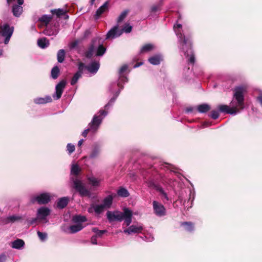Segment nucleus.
Segmentation results:
<instances>
[{
	"mask_svg": "<svg viewBox=\"0 0 262 262\" xmlns=\"http://www.w3.org/2000/svg\"><path fill=\"white\" fill-rule=\"evenodd\" d=\"M132 211L127 208H124L123 212L116 211V221H123V225L128 227L124 229V233L131 235L142 233L143 226L141 223H136L130 225L132 221Z\"/></svg>",
	"mask_w": 262,
	"mask_h": 262,
	"instance_id": "f257e3e1",
	"label": "nucleus"
},
{
	"mask_svg": "<svg viewBox=\"0 0 262 262\" xmlns=\"http://www.w3.org/2000/svg\"><path fill=\"white\" fill-rule=\"evenodd\" d=\"M174 31L178 38L179 47L184 53L188 61L194 64L195 58L191 48V42L189 38L184 35L181 24H176L173 26Z\"/></svg>",
	"mask_w": 262,
	"mask_h": 262,
	"instance_id": "f03ea898",
	"label": "nucleus"
},
{
	"mask_svg": "<svg viewBox=\"0 0 262 262\" xmlns=\"http://www.w3.org/2000/svg\"><path fill=\"white\" fill-rule=\"evenodd\" d=\"M245 91V89L244 86H237L235 88L234 99L232 102L234 103V100L236 101V106H233L232 108H230L227 105H220L218 106V108L221 112L226 113L232 115H235L239 112V111L237 109L238 107L241 110H243L244 106V92Z\"/></svg>",
	"mask_w": 262,
	"mask_h": 262,
	"instance_id": "7ed1b4c3",
	"label": "nucleus"
},
{
	"mask_svg": "<svg viewBox=\"0 0 262 262\" xmlns=\"http://www.w3.org/2000/svg\"><path fill=\"white\" fill-rule=\"evenodd\" d=\"M99 113L100 114L99 115L94 116L92 122L89 124V127L88 129H85L82 132V135L83 137H85L89 132H92L94 133L97 130L101 123L103 116H105L106 115V113L104 111H100Z\"/></svg>",
	"mask_w": 262,
	"mask_h": 262,
	"instance_id": "20e7f679",
	"label": "nucleus"
},
{
	"mask_svg": "<svg viewBox=\"0 0 262 262\" xmlns=\"http://www.w3.org/2000/svg\"><path fill=\"white\" fill-rule=\"evenodd\" d=\"M86 221V219L84 216L75 215L72 218V221L75 223V225H71L68 229V232L70 233H75L77 232L83 228L82 223Z\"/></svg>",
	"mask_w": 262,
	"mask_h": 262,
	"instance_id": "39448f33",
	"label": "nucleus"
},
{
	"mask_svg": "<svg viewBox=\"0 0 262 262\" xmlns=\"http://www.w3.org/2000/svg\"><path fill=\"white\" fill-rule=\"evenodd\" d=\"M130 72V70L128 69V66L127 64H123L119 69V79L117 82V85L119 88V91L123 89V84L127 82V76Z\"/></svg>",
	"mask_w": 262,
	"mask_h": 262,
	"instance_id": "423d86ee",
	"label": "nucleus"
},
{
	"mask_svg": "<svg viewBox=\"0 0 262 262\" xmlns=\"http://www.w3.org/2000/svg\"><path fill=\"white\" fill-rule=\"evenodd\" d=\"M96 41V40L93 41L92 45L86 52V56L87 57L90 58L93 55L102 56L105 52L106 49L102 45L99 44L98 48L95 46Z\"/></svg>",
	"mask_w": 262,
	"mask_h": 262,
	"instance_id": "0eeeda50",
	"label": "nucleus"
},
{
	"mask_svg": "<svg viewBox=\"0 0 262 262\" xmlns=\"http://www.w3.org/2000/svg\"><path fill=\"white\" fill-rule=\"evenodd\" d=\"M113 198L111 196H108L105 198L103 202V203L100 205H94L92 207L89 209V211L91 212L92 208L94 209L95 212L97 214H100L104 210L107 209L110 207L112 204Z\"/></svg>",
	"mask_w": 262,
	"mask_h": 262,
	"instance_id": "6e6552de",
	"label": "nucleus"
},
{
	"mask_svg": "<svg viewBox=\"0 0 262 262\" xmlns=\"http://www.w3.org/2000/svg\"><path fill=\"white\" fill-rule=\"evenodd\" d=\"M51 210L46 207H41L37 209L36 218L33 219L30 222V224H33L37 220L47 222V217L50 215Z\"/></svg>",
	"mask_w": 262,
	"mask_h": 262,
	"instance_id": "1a4fd4ad",
	"label": "nucleus"
},
{
	"mask_svg": "<svg viewBox=\"0 0 262 262\" xmlns=\"http://www.w3.org/2000/svg\"><path fill=\"white\" fill-rule=\"evenodd\" d=\"M51 198V195L48 193H42L39 195L33 196L31 199L32 203L37 202L39 204L48 203Z\"/></svg>",
	"mask_w": 262,
	"mask_h": 262,
	"instance_id": "9d476101",
	"label": "nucleus"
},
{
	"mask_svg": "<svg viewBox=\"0 0 262 262\" xmlns=\"http://www.w3.org/2000/svg\"><path fill=\"white\" fill-rule=\"evenodd\" d=\"M146 183L148 187L155 189L158 191L162 195V197L166 201L169 200L167 193L164 191L162 187L160 185L156 184L154 180H148L146 182Z\"/></svg>",
	"mask_w": 262,
	"mask_h": 262,
	"instance_id": "9b49d317",
	"label": "nucleus"
},
{
	"mask_svg": "<svg viewBox=\"0 0 262 262\" xmlns=\"http://www.w3.org/2000/svg\"><path fill=\"white\" fill-rule=\"evenodd\" d=\"M1 28L2 30V35L5 37L4 41L5 43L7 44L8 43L13 34V28L10 27V26L7 24H5L3 26H1Z\"/></svg>",
	"mask_w": 262,
	"mask_h": 262,
	"instance_id": "f8f14e48",
	"label": "nucleus"
},
{
	"mask_svg": "<svg viewBox=\"0 0 262 262\" xmlns=\"http://www.w3.org/2000/svg\"><path fill=\"white\" fill-rule=\"evenodd\" d=\"M74 187L79 192L81 196H89L90 191L87 190L84 184L79 180L74 181Z\"/></svg>",
	"mask_w": 262,
	"mask_h": 262,
	"instance_id": "ddd939ff",
	"label": "nucleus"
},
{
	"mask_svg": "<svg viewBox=\"0 0 262 262\" xmlns=\"http://www.w3.org/2000/svg\"><path fill=\"white\" fill-rule=\"evenodd\" d=\"M152 206L154 213L157 216L162 217L166 215V209L162 204L156 201H154Z\"/></svg>",
	"mask_w": 262,
	"mask_h": 262,
	"instance_id": "4468645a",
	"label": "nucleus"
},
{
	"mask_svg": "<svg viewBox=\"0 0 262 262\" xmlns=\"http://www.w3.org/2000/svg\"><path fill=\"white\" fill-rule=\"evenodd\" d=\"M66 81L63 80L57 84L56 86L55 94L53 96L54 99L58 100L60 98L66 86Z\"/></svg>",
	"mask_w": 262,
	"mask_h": 262,
	"instance_id": "2eb2a0df",
	"label": "nucleus"
},
{
	"mask_svg": "<svg viewBox=\"0 0 262 262\" xmlns=\"http://www.w3.org/2000/svg\"><path fill=\"white\" fill-rule=\"evenodd\" d=\"M84 67V64L83 63H79L78 71L74 74V76L73 77L71 81V85H74L77 82L79 78L81 77Z\"/></svg>",
	"mask_w": 262,
	"mask_h": 262,
	"instance_id": "dca6fc26",
	"label": "nucleus"
},
{
	"mask_svg": "<svg viewBox=\"0 0 262 262\" xmlns=\"http://www.w3.org/2000/svg\"><path fill=\"white\" fill-rule=\"evenodd\" d=\"M99 67L100 64L98 61H93L87 66H84V68H85L91 74H95L98 71Z\"/></svg>",
	"mask_w": 262,
	"mask_h": 262,
	"instance_id": "f3484780",
	"label": "nucleus"
},
{
	"mask_svg": "<svg viewBox=\"0 0 262 262\" xmlns=\"http://www.w3.org/2000/svg\"><path fill=\"white\" fill-rule=\"evenodd\" d=\"M17 3L19 5H15L13 7V15L16 17H18L20 15L21 13L23 12V7L20 6V5H23L24 3V0H17Z\"/></svg>",
	"mask_w": 262,
	"mask_h": 262,
	"instance_id": "a211bd4d",
	"label": "nucleus"
},
{
	"mask_svg": "<svg viewBox=\"0 0 262 262\" xmlns=\"http://www.w3.org/2000/svg\"><path fill=\"white\" fill-rule=\"evenodd\" d=\"M108 9V2H106L101 6L96 11L95 17L96 19H98L100 16L106 12Z\"/></svg>",
	"mask_w": 262,
	"mask_h": 262,
	"instance_id": "6ab92c4d",
	"label": "nucleus"
},
{
	"mask_svg": "<svg viewBox=\"0 0 262 262\" xmlns=\"http://www.w3.org/2000/svg\"><path fill=\"white\" fill-rule=\"evenodd\" d=\"M132 30V27L127 24L124 25L120 31L118 30V27L116 26V37L119 36L122 33V32L128 33H130Z\"/></svg>",
	"mask_w": 262,
	"mask_h": 262,
	"instance_id": "aec40b11",
	"label": "nucleus"
},
{
	"mask_svg": "<svg viewBox=\"0 0 262 262\" xmlns=\"http://www.w3.org/2000/svg\"><path fill=\"white\" fill-rule=\"evenodd\" d=\"M163 57L160 54H157L151 56L148 59V61L153 65H158L162 61Z\"/></svg>",
	"mask_w": 262,
	"mask_h": 262,
	"instance_id": "412c9836",
	"label": "nucleus"
},
{
	"mask_svg": "<svg viewBox=\"0 0 262 262\" xmlns=\"http://www.w3.org/2000/svg\"><path fill=\"white\" fill-rule=\"evenodd\" d=\"M100 153V146L97 144L94 145L92 148L90 158L94 159L98 157Z\"/></svg>",
	"mask_w": 262,
	"mask_h": 262,
	"instance_id": "4be33fe9",
	"label": "nucleus"
},
{
	"mask_svg": "<svg viewBox=\"0 0 262 262\" xmlns=\"http://www.w3.org/2000/svg\"><path fill=\"white\" fill-rule=\"evenodd\" d=\"M117 194L118 196L121 198H127L130 194L127 189L123 187H121L118 188L117 191Z\"/></svg>",
	"mask_w": 262,
	"mask_h": 262,
	"instance_id": "5701e85b",
	"label": "nucleus"
},
{
	"mask_svg": "<svg viewBox=\"0 0 262 262\" xmlns=\"http://www.w3.org/2000/svg\"><path fill=\"white\" fill-rule=\"evenodd\" d=\"M52 100L50 96H47L44 98H37L34 99V102L37 104H44L50 102Z\"/></svg>",
	"mask_w": 262,
	"mask_h": 262,
	"instance_id": "b1692460",
	"label": "nucleus"
},
{
	"mask_svg": "<svg viewBox=\"0 0 262 262\" xmlns=\"http://www.w3.org/2000/svg\"><path fill=\"white\" fill-rule=\"evenodd\" d=\"M69 198L68 197H63L60 198L57 202V206L59 208L62 209L68 204Z\"/></svg>",
	"mask_w": 262,
	"mask_h": 262,
	"instance_id": "393cba45",
	"label": "nucleus"
},
{
	"mask_svg": "<svg viewBox=\"0 0 262 262\" xmlns=\"http://www.w3.org/2000/svg\"><path fill=\"white\" fill-rule=\"evenodd\" d=\"M37 45L40 48L44 49L49 46V42L46 38L43 37L38 39Z\"/></svg>",
	"mask_w": 262,
	"mask_h": 262,
	"instance_id": "a878e982",
	"label": "nucleus"
},
{
	"mask_svg": "<svg viewBox=\"0 0 262 262\" xmlns=\"http://www.w3.org/2000/svg\"><path fill=\"white\" fill-rule=\"evenodd\" d=\"M198 111L200 113H205L210 109V106L206 103H204L198 106Z\"/></svg>",
	"mask_w": 262,
	"mask_h": 262,
	"instance_id": "bb28decb",
	"label": "nucleus"
},
{
	"mask_svg": "<svg viewBox=\"0 0 262 262\" xmlns=\"http://www.w3.org/2000/svg\"><path fill=\"white\" fill-rule=\"evenodd\" d=\"M155 48L154 45L148 43L143 46L140 50V53H144L152 50Z\"/></svg>",
	"mask_w": 262,
	"mask_h": 262,
	"instance_id": "cd10ccee",
	"label": "nucleus"
},
{
	"mask_svg": "<svg viewBox=\"0 0 262 262\" xmlns=\"http://www.w3.org/2000/svg\"><path fill=\"white\" fill-rule=\"evenodd\" d=\"M24 244L22 239H18L12 243V247L15 249H20L24 247Z\"/></svg>",
	"mask_w": 262,
	"mask_h": 262,
	"instance_id": "c85d7f7f",
	"label": "nucleus"
},
{
	"mask_svg": "<svg viewBox=\"0 0 262 262\" xmlns=\"http://www.w3.org/2000/svg\"><path fill=\"white\" fill-rule=\"evenodd\" d=\"M181 225L184 227L186 231L192 232L194 230V225L191 222H183Z\"/></svg>",
	"mask_w": 262,
	"mask_h": 262,
	"instance_id": "c756f323",
	"label": "nucleus"
},
{
	"mask_svg": "<svg viewBox=\"0 0 262 262\" xmlns=\"http://www.w3.org/2000/svg\"><path fill=\"white\" fill-rule=\"evenodd\" d=\"M65 51L63 49L59 50L57 53V60L60 63H62L64 59Z\"/></svg>",
	"mask_w": 262,
	"mask_h": 262,
	"instance_id": "7c9ffc66",
	"label": "nucleus"
},
{
	"mask_svg": "<svg viewBox=\"0 0 262 262\" xmlns=\"http://www.w3.org/2000/svg\"><path fill=\"white\" fill-rule=\"evenodd\" d=\"M88 180L91 185L93 186H98L100 183V181L93 177H91L88 178Z\"/></svg>",
	"mask_w": 262,
	"mask_h": 262,
	"instance_id": "2f4dec72",
	"label": "nucleus"
},
{
	"mask_svg": "<svg viewBox=\"0 0 262 262\" xmlns=\"http://www.w3.org/2000/svg\"><path fill=\"white\" fill-rule=\"evenodd\" d=\"M51 19H52V17L50 15H44L42 16L39 19V20L40 21L45 23L46 24H48L50 21Z\"/></svg>",
	"mask_w": 262,
	"mask_h": 262,
	"instance_id": "473e14b6",
	"label": "nucleus"
},
{
	"mask_svg": "<svg viewBox=\"0 0 262 262\" xmlns=\"http://www.w3.org/2000/svg\"><path fill=\"white\" fill-rule=\"evenodd\" d=\"M59 73V69L57 67H54L51 71V75L53 79H56Z\"/></svg>",
	"mask_w": 262,
	"mask_h": 262,
	"instance_id": "72a5a7b5",
	"label": "nucleus"
},
{
	"mask_svg": "<svg viewBox=\"0 0 262 262\" xmlns=\"http://www.w3.org/2000/svg\"><path fill=\"white\" fill-rule=\"evenodd\" d=\"M128 11L127 10H124L119 15V16L118 18V22H121L122 21L126 16L127 14H128Z\"/></svg>",
	"mask_w": 262,
	"mask_h": 262,
	"instance_id": "f704fd0d",
	"label": "nucleus"
},
{
	"mask_svg": "<svg viewBox=\"0 0 262 262\" xmlns=\"http://www.w3.org/2000/svg\"><path fill=\"white\" fill-rule=\"evenodd\" d=\"M53 14H56L57 16H60L65 13V10L63 9H55L51 11Z\"/></svg>",
	"mask_w": 262,
	"mask_h": 262,
	"instance_id": "c9c22d12",
	"label": "nucleus"
},
{
	"mask_svg": "<svg viewBox=\"0 0 262 262\" xmlns=\"http://www.w3.org/2000/svg\"><path fill=\"white\" fill-rule=\"evenodd\" d=\"M115 37V27H113L106 34V39L113 38Z\"/></svg>",
	"mask_w": 262,
	"mask_h": 262,
	"instance_id": "e433bc0d",
	"label": "nucleus"
},
{
	"mask_svg": "<svg viewBox=\"0 0 262 262\" xmlns=\"http://www.w3.org/2000/svg\"><path fill=\"white\" fill-rule=\"evenodd\" d=\"M20 219V217L18 216L12 215L7 217V222H14Z\"/></svg>",
	"mask_w": 262,
	"mask_h": 262,
	"instance_id": "4c0bfd02",
	"label": "nucleus"
},
{
	"mask_svg": "<svg viewBox=\"0 0 262 262\" xmlns=\"http://www.w3.org/2000/svg\"><path fill=\"white\" fill-rule=\"evenodd\" d=\"M79 171V168L77 165L73 164L72 166V168H71V173L72 174L77 175V174H78Z\"/></svg>",
	"mask_w": 262,
	"mask_h": 262,
	"instance_id": "58836bf2",
	"label": "nucleus"
},
{
	"mask_svg": "<svg viewBox=\"0 0 262 262\" xmlns=\"http://www.w3.org/2000/svg\"><path fill=\"white\" fill-rule=\"evenodd\" d=\"M107 217L110 222L115 221V212L107 211Z\"/></svg>",
	"mask_w": 262,
	"mask_h": 262,
	"instance_id": "ea45409f",
	"label": "nucleus"
},
{
	"mask_svg": "<svg viewBox=\"0 0 262 262\" xmlns=\"http://www.w3.org/2000/svg\"><path fill=\"white\" fill-rule=\"evenodd\" d=\"M160 5L158 4L157 5H153L150 8V12L151 14H155L160 10Z\"/></svg>",
	"mask_w": 262,
	"mask_h": 262,
	"instance_id": "a19ab883",
	"label": "nucleus"
},
{
	"mask_svg": "<svg viewBox=\"0 0 262 262\" xmlns=\"http://www.w3.org/2000/svg\"><path fill=\"white\" fill-rule=\"evenodd\" d=\"M93 231L96 233V235L99 236H101L103 234L106 232V230H99L96 228L93 229Z\"/></svg>",
	"mask_w": 262,
	"mask_h": 262,
	"instance_id": "79ce46f5",
	"label": "nucleus"
},
{
	"mask_svg": "<svg viewBox=\"0 0 262 262\" xmlns=\"http://www.w3.org/2000/svg\"><path fill=\"white\" fill-rule=\"evenodd\" d=\"M67 148L69 154H71L75 150V146L71 143H69L67 146Z\"/></svg>",
	"mask_w": 262,
	"mask_h": 262,
	"instance_id": "37998d69",
	"label": "nucleus"
},
{
	"mask_svg": "<svg viewBox=\"0 0 262 262\" xmlns=\"http://www.w3.org/2000/svg\"><path fill=\"white\" fill-rule=\"evenodd\" d=\"M37 235L39 237V238L41 241L45 240L47 237V234L46 233L41 232L40 231L37 232Z\"/></svg>",
	"mask_w": 262,
	"mask_h": 262,
	"instance_id": "c03bdc74",
	"label": "nucleus"
},
{
	"mask_svg": "<svg viewBox=\"0 0 262 262\" xmlns=\"http://www.w3.org/2000/svg\"><path fill=\"white\" fill-rule=\"evenodd\" d=\"M219 116V112L217 111H214V110L212 111L211 112V114L210 115V117L213 119H216L217 118H218Z\"/></svg>",
	"mask_w": 262,
	"mask_h": 262,
	"instance_id": "a18cd8bd",
	"label": "nucleus"
},
{
	"mask_svg": "<svg viewBox=\"0 0 262 262\" xmlns=\"http://www.w3.org/2000/svg\"><path fill=\"white\" fill-rule=\"evenodd\" d=\"M143 239L148 242H152L154 240V237L152 235H149V236H145L144 237H142Z\"/></svg>",
	"mask_w": 262,
	"mask_h": 262,
	"instance_id": "49530a36",
	"label": "nucleus"
},
{
	"mask_svg": "<svg viewBox=\"0 0 262 262\" xmlns=\"http://www.w3.org/2000/svg\"><path fill=\"white\" fill-rule=\"evenodd\" d=\"M257 100L262 106V92L260 91L258 96L257 97Z\"/></svg>",
	"mask_w": 262,
	"mask_h": 262,
	"instance_id": "de8ad7c7",
	"label": "nucleus"
},
{
	"mask_svg": "<svg viewBox=\"0 0 262 262\" xmlns=\"http://www.w3.org/2000/svg\"><path fill=\"white\" fill-rule=\"evenodd\" d=\"M45 33L47 35H49V36H51V35H56L57 34V32L56 31L53 33H51L50 32H49V31L48 30H47L46 31V32H45Z\"/></svg>",
	"mask_w": 262,
	"mask_h": 262,
	"instance_id": "09e8293b",
	"label": "nucleus"
},
{
	"mask_svg": "<svg viewBox=\"0 0 262 262\" xmlns=\"http://www.w3.org/2000/svg\"><path fill=\"white\" fill-rule=\"evenodd\" d=\"M6 259V257L5 255H0V262H5Z\"/></svg>",
	"mask_w": 262,
	"mask_h": 262,
	"instance_id": "8fccbe9b",
	"label": "nucleus"
},
{
	"mask_svg": "<svg viewBox=\"0 0 262 262\" xmlns=\"http://www.w3.org/2000/svg\"><path fill=\"white\" fill-rule=\"evenodd\" d=\"M96 236H93L91 238V242L93 244H97V243L96 242Z\"/></svg>",
	"mask_w": 262,
	"mask_h": 262,
	"instance_id": "3c124183",
	"label": "nucleus"
},
{
	"mask_svg": "<svg viewBox=\"0 0 262 262\" xmlns=\"http://www.w3.org/2000/svg\"><path fill=\"white\" fill-rule=\"evenodd\" d=\"M189 196H190V198H189V200L191 199V196L192 197V200L191 201L192 202L193 200H194V193L190 190H189Z\"/></svg>",
	"mask_w": 262,
	"mask_h": 262,
	"instance_id": "603ef678",
	"label": "nucleus"
},
{
	"mask_svg": "<svg viewBox=\"0 0 262 262\" xmlns=\"http://www.w3.org/2000/svg\"><path fill=\"white\" fill-rule=\"evenodd\" d=\"M193 108L192 107H187L186 109V112L187 113H191L193 111Z\"/></svg>",
	"mask_w": 262,
	"mask_h": 262,
	"instance_id": "864d4df0",
	"label": "nucleus"
},
{
	"mask_svg": "<svg viewBox=\"0 0 262 262\" xmlns=\"http://www.w3.org/2000/svg\"><path fill=\"white\" fill-rule=\"evenodd\" d=\"M77 45V42H72L70 46V48H74Z\"/></svg>",
	"mask_w": 262,
	"mask_h": 262,
	"instance_id": "5fc2aeb1",
	"label": "nucleus"
},
{
	"mask_svg": "<svg viewBox=\"0 0 262 262\" xmlns=\"http://www.w3.org/2000/svg\"><path fill=\"white\" fill-rule=\"evenodd\" d=\"M83 142V139H81V140H80L78 141V145L79 146H80L82 144Z\"/></svg>",
	"mask_w": 262,
	"mask_h": 262,
	"instance_id": "6e6d98bb",
	"label": "nucleus"
},
{
	"mask_svg": "<svg viewBox=\"0 0 262 262\" xmlns=\"http://www.w3.org/2000/svg\"><path fill=\"white\" fill-rule=\"evenodd\" d=\"M142 63H138V64H135L134 66V68H138L140 66L142 65Z\"/></svg>",
	"mask_w": 262,
	"mask_h": 262,
	"instance_id": "4d7b16f0",
	"label": "nucleus"
},
{
	"mask_svg": "<svg viewBox=\"0 0 262 262\" xmlns=\"http://www.w3.org/2000/svg\"><path fill=\"white\" fill-rule=\"evenodd\" d=\"M95 0H91V3L93 4Z\"/></svg>",
	"mask_w": 262,
	"mask_h": 262,
	"instance_id": "13d9d810",
	"label": "nucleus"
},
{
	"mask_svg": "<svg viewBox=\"0 0 262 262\" xmlns=\"http://www.w3.org/2000/svg\"><path fill=\"white\" fill-rule=\"evenodd\" d=\"M115 94H116V97L117 95H118L119 93H118V92L116 91Z\"/></svg>",
	"mask_w": 262,
	"mask_h": 262,
	"instance_id": "bf43d9fd",
	"label": "nucleus"
},
{
	"mask_svg": "<svg viewBox=\"0 0 262 262\" xmlns=\"http://www.w3.org/2000/svg\"><path fill=\"white\" fill-rule=\"evenodd\" d=\"M2 54H3V51H2V50H1V51H0V55H2Z\"/></svg>",
	"mask_w": 262,
	"mask_h": 262,
	"instance_id": "052dcab7",
	"label": "nucleus"
}]
</instances>
